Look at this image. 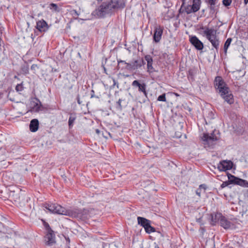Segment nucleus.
Returning a JSON list of instances; mask_svg holds the SVG:
<instances>
[{
    "mask_svg": "<svg viewBox=\"0 0 248 248\" xmlns=\"http://www.w3.org/2000/svg\"><path fill=\"white\" fill-rule=\"evenodd\" d=\"M232 162L230 160H222L217 165V168L220 171H225L232 167Z\"/></svg>",
    "mask_w": 248,
    "mask_h": 248,
    "instance_id": "nucleus-7",
    "label": "nucleus"
},
{
    "mask_svg": "<svg viewBox=\"0 0 248 248\" xmlns=\"http://www.w3.org/2000/svg\"><path fill=\"white\" fill-rule=\"evenodd\" d=\"M229 183H230V182H229H229H224L221 184V187L224 188V187H226V186H228V185H229Z\"/></svg>",
    "mask_w": 248,
    "mask_h": 248,
    "instance_id": "nucleus-32",
    "label": "nucleus"
},
{
    "mask_svg": "<svg viewBox=\"0 0 248 248\" xmlns=\"http://www.w3.org/2000/svg\"><path fill=\"white\" fill-rule=\"evenodd\" d=\"M220 223L221 226L225 229H229L233 228V224L232 223L227 219L225 217H221Z\"/></svg>",
    "mask_w": 248,
    "mask_h": 248,
    "instance_id": "nucleus-11",
    "label": "nucleus"
},
{
    "mask_svg": "<svg viewBox=\"0 0 248 248\" xmlns=\"http://www.w3.org/2000/svg\"><path fill=\"white\" fill-rule=\"evenodd\" d=\"M98 1H102L103 0H97Z\"/></svg>",
    "mask_w": 248,
    "mask_h": 248,
    "instance_id": "nucleus-45",
    "label": "nucleus"
},
{
    "mask_svg": "<svg viewBox=\"0 0 248 248\" xmlns=\"http://www.w3.org/2000/svg\"><path fill=\"white\" fill-rule=\"evenodd\" d=\"M112 0L108 1V3L101 5L98 9V12L99 13V16H104L106 14L110 13L113 10H115Z\"/></svg>",
    "mask_w": 248,
    "mask_h": 248,
    "instance_id": "nucleus-3",
    "label": "nucleus"
},
{
    "mask_svg": "<svg viewBox=\"0 0 248 248\" xmlns=\"http://www.w3.org/2000/svg\"><path fill=\"white\" fill-rule=\"evenodd\" d=\"M41 102L38 99H36L31 103V108L33 111L38 112L41 110Z\"/></svg>",
    "mask_w": 248,
    "mask_h": 248,
    "instance_id": "nucleus-14",
    "label": "nucleus"
},
{
    "mask_svg": "<svg viewBox=\"0 0 248 248\" xmlns=\"http://www.w3.org/2000/svg\"><path fill=\"white\" fill-rule=\"evenodd\" d=\"M78 103L79 104H81V102H80V99H79V98L78 97Z\"/></svg>",
    "mask_w": 248,
    "mask_h": 248,
    "instance_id": "nucleus-40",
    "label": "nucleus"
},
{
    "mask_svg": "<svg viewBox=\"0 0 248 248\" xmlns=\"http://www.w3.org/2000/svg\"><path fill=\"white\" fill-rule=\"evenodd\" d=\"M201 190L199 188L198 189H197L196 190V194L199 196H200V194H201Z\"/></svg>",
    "mask_w": 248,
    "mask_h": 248,
    "instance_id": "nucleus-36",
    "label": "nucleus"
},
{
    "mask_svg": "<svg viewBox=\"0 0 248 248\" xmlns=\"http://www.w3.org/2000/svg\"><path fill=\"white\" fill-rule=\"evenodd\" d=\"M145 59L147 62V69L148 71L150 73L154 71V68L153 67V59L150 55H146L145 57Z\"/></svg>",
    "mask_w": 248,
    "mask_h": 248,
    "instance_id": "nucleus-17",
    "label": "nucleus"
},
{
    "mask_svg": "<svg viewBox=\"0 0 248 248\" xmlns=\"http://www.w3.org/2000/svg\"><path fill=\"white\" fill-rule=\"evenodd\" d=\"M210 42L214 48H215L216 50L218 49L219 46V41L218 39H217L214 40L211 39V41Z\"/></svg>",
    "mask_w": 248,
    "mask_h": 248,
    "instance_id": "nucleus-22",
    "label": "nucleus"
},
{
    "mask_svg": "<svg viewBox=\"0 0 248 248\" xmlns=\"http://www.w3.org/2000/svg\"><path fill=\"white\" fill-rule=\"evenodd\" d=\"M114 84H115V79H113Z\"/></svg>",
    "mask_w": 248,
    "mask_h": 248,
    "instance_id": "nucleus-44",
    "label": "nucleus"
},
{
    "mask_svg": "<svg viewBox=\"0 0 248 248\" xmlns=\"http://www.w3.org/2000/svg\"><path fill=\"white\" fill-rule=\"evenodd\" d=\"M28 71V68H26V73H27Z\"/></svg>",
    "mask_w": 248,
    "mask_h": 248,
    "instance_id": "nucleus-43",
    "label": "nucleus"
},
{
    "mask_svg": "<svg viewBox=\"0 0 248 248\" xmlns=\"http://www.w3.org/2000/svg\"><path fill=\"white\" fill-rule=\"evenodd\" d=\"M118 63H124L125 64H126V67H127L128 69L129 66H131V63L126 62L125 61H122V60H121V61H118Z\"/></svg>",
    "mask_w": 248,
    "mask_h": 248,
    "instance_id": "nucleus-30",
    "label": "nucleus"
},
{
    "mask_svg": "<svg viewBox=\"0 0 248 248\" xmlns=\"http://www.w3.org/2000/svg\"><path fill=\"white\" fill-rule=\"evenodd\" d=\"M184 3L183 2V4H182V6H184Z\"/></svg>",
    "mask_w": 248,
    "mask_h": 248,
    "instance_id": "nucleus-46",
    "label": "nucleus"
},
{
    "mask_svg": "<svg viewBox=\"0 0 248 248\" xmlns=\"http://www.w3.org/2000/svg\"><path fill=\"white\" fill-rule=\"evenodd\" d=\"M214 82L216 88L225 101L229 104H233L234 102L233 96L221 77H216Z\"/></svg>",
    "mask_w": 248,
    "mask_h": 248,
    "instance_id": "nucleus-2",
    "label": "nucleus"
},
{
    "mask_svg": "<svg viewBox=\"0 0 248 248\" xmlns=\"http://www.w3.org/2000/svg\"><path fill=\"white\" fill-rule=\"evenodd\" d=\"M49 8L50 9L54 10L55 11H58V6L56 4L51 3L49 5Z\"/></svg>",
    "mask_w": 248,
    "mask_h": 248,
    "instance_id": "nucleus-27",
    "label": "nucleus"
},
{
    "mask_svg": "<svg viewBox=\"0 0 248 248\" xmlns=\"http://www.w3.org/2000/svg\"><path fill=\"white\" fill-rule=\"evenodd\" d=\"M244 2L245 5L247 4L248 3V0H244Z\"/></svg>",
    "mask_w": 248,
    "mask_h": 248,
    "instance_id": "nucleus-38",
    "label": "nucleus"
},
{
    "mask_svg": "<svg viewBox=\"0 0 248 248\" xmlns=\"http://www.w3.org/2000/svg\"><path fill=\"white\" fill-rule=\"evenodd\" d=\"M47 227V233L45 236L46 243L48 246H52L56 242L55 234L48 225Z\"/></svg>",
    "mask_w": 248,
    "mask_h": 248,
    "instance_id": "nucleus-5",
    "label": "nucleus"
},
{
    "mask_svg": "<svg viewBox=\"0 0 248 248\" xmlns=\"http://www.w3.org/2000/svg\"><path fill=\"white\" fill-rule=\"evenodd\" d=\"M75 118L74 117H70L68 120V124L69 127H72L73 126V124L75 121Z\"/></svg>",
    "mask_w": 248,
    "mask_h": 248,
    "instance_id": "nucleus-28",
    "label": "nucleus"
},
{
    "mask_svg": "<svg viewBox=\"0 0 248 248\" xmlns=\"http://www.w3.org/2000/svg\"><path fill=\"white\" fill-rule=\"evenodd\" d=\"M22 86L20 84H18L16 87V90L18 92L21 91L22 90Z\"/></svg>",
    "mask_w": 248,
    "mask_h": 248,
    "instance_id": "nucleus-31",
    "label": "nucleus"
},
{
    "mask_svg": "<svg viewBox=\"0 0 248 248\" xmlns=\"http://www.w3.org/2000/svg\"><path fill=\"white\" fill-rule=\"evenodd\" d=\"M138 221L139 224L144 227V228L150 223V221L142 217H138Z\"/></svg>",
    "mask_w": 248,
    "mask_h": 248,
    "instance_id": "nucleus-20",
    "label": "nucleus"
},
{
    "mask_svg": "<svg viewBox=\"0 0 248 248\" xmlns=\"http://www.w3.org/2000/svg\"><path fill=\"white\" fill-rule=\"evenodd\" d=\"M217 31L213 29L206 28L203 31V35L205 36L206 38L211 41L212 40L218 39L216 35Z\"/></svg>",
    "mask_w": 248,
    "mask_h": 248,
    "instance_id": "nucleus-6",
    "label": "nucleus"
},
{
    "mask_svg": "<svg viewBox=\"0 0 248 248\" xmlns=\"http://www.w3.org/2000/svg\"><path fill=\"white\" fill-rule=\"evenodd\" d=\"M201 3V0H192V5L190 3L185 7V12L187 14L196 12L200 9Z\"/></svg>",
    "mask_w": 248,
    "mask_h": 248,
    "instance_id": "nucleus-4",
    "label": "nucleus"
},
{
    "mask_svg": "<svg viewBox=\"0 0 248 248\" xmlns=\"http://www.w3.org/2000/svg\"><path fill=\"white\" fill-rule=\"evenodd\" d=\"M157 100L159 101L166 102V95L165 93L159 96L157 98Z\"/></svg>",
    "mask_w": 248,
    "mask_h": 248,
    "instance_id": "nucleus-26",
    "label": "nucleus"
},
{
    "mask_svg": "<svg viewBox=\"0 0 248 248\" xmlns=\"http://www.w3.org/2000/svg\"><path fill=\"white\" fill-rule=\"evenodd\" d=\"M232 39L231 38H229L226 41L224 44V52L225 53H227V49L230 46L231 43L232 42Z\"/></svg>",
    "mask_w": 248,
    "mask_h": 248,
    "instance_id": "nucleus-25",
    "label": "nucleus"
},
{
    "mask_svg": "<svg viewBox=\"0 0 248 248\" xmlns=\"http://www.w3.org/2000/svg\"><path fill=\"white\" fill-rule=\"evenodd\" d=\"M115 9L124 8L125 6V0H112Z\"/></svg>",
    "mask_w": 248,
    "mask_h": 248,
    "instance_id": "nucleus-18",
    "label": "nucleus"
},
{
    "mask_svg": "<svg viewBox=\"0 0 248 248\" xmlns=\"http://www.w3.org/2000/svg\"><path fill=\"white\" fill-rule=\"evenodd\" d=\"M95 131H96V133H97V134H99V133H100V131H99V129H96L95 130Z\"/></svg>",
    "mask_w": 248,
    "mask_h": 248,
    "instance_id": "nucleus-41",
    "label": "nucleus"
},
{
    "mask_svg": "<svg viewBox=\"0 0 248 248\" xmlns=\"http://www.w3.org/2000/svg\"><path fill=\"white\" fill-rule=\"evenodd\" d=\"M43 207L51 213L65 215L72 217L81 218V211L78 209L67 210L60 205L53 203H46L43 205Z\"/></svg>",
    "mask_w": 248,
    "mask_h": 248,
    "instance_id": "nucleus-1",
    "label": "nucleus"
},
{
    "mask_svg": "<svg viewBox=\"0 0 248 248\" xmlns=\"http://www.w3.org/2000/svg\"><path fill=\"white\" fill-rule=\"evenodd\" d=\"M122 99H119V100H118V102H117V104H118V105L119 106V108H122V105H121V102H122Z\"/></svg>",
    "mask_w": 248,
    "mask_h": 248,
    "instance_id": "nucleus-34",
    "label": "nucleus"
},
{
    "mask_svg": "<svg viewBox=\"0 0 248 248\" xmlns=\"http://www.w3.org/2000/svg\"><path fill=\"white\" fill-rule=\"evenodd\" d=\"M36 29L41 32L45 31L47 30V25L44 20L37 22Z\"/></svg>",
    "mask_w": 248,
    "mask_h": 248,
    "instance_id": "nucleus-13",
    "label": "nucleus"
},
{
    "mask_svg": "<svg viewBox=\"0 0 248 248\" xmlns=\"http://www.w3.org/2000/svg\"><path fill=\"white\" fill-rule=\"evenodd\" d=\"M212 220L213 222V224H215V223L216 222V221L215 220V219H214L213 216H212Z\"/></svg>",
    "mask_w": 248,
    "mask_h": 248,
    "instance_id": "nucleus-37",
    "label": "nucleus"
},
{
    "mask_svg": "<svg viewBox=\"0 0 248 248\" xmlns=\"http://www.w3.org/2000/svg\"><path fill=\"white\" fill-rule=\"evenodd\" d=\"M66 242H68V243H69L70 242V240L69 238H67V239H66Z\"/></svg>",
    "mask_w": 248,
    "mask_h": 248,
    "instance_id": "nucleus-42",
    "label": "nucleus"
},
{
    "mask_svg": "<svg viewBox=\"0 0 248 248\" xmlns=\"http://www.w3.org/2000/svg\"><path fill=\"white\" fill-rule=\"evenodd\" d=\"M22 196L21 191H11L9 194L10 197L15 202H20L21 196Z\"/></svg>",
    "mask_w": 248,
    "mask_h": 248,
    "instance_id": "nucleus-12",
    "label": "nucleus"
},
{
    "mask_svg": "<svg viewBox=\"0 0 248 248\" xmlns=\"http://www.w3.org/2000/svg\"><path fill=\"white\" fill-rule=\"evenodd\" d=\"M190 42L198 50L203 49V43L196 36L191 37L190 38Z\"/></svg>",
    "mask_w": 248,
    "mask_h": 248,
    "instance_id": "nucleus-9",
    "label": "nucleus"
},
{
    "mask_svg": "<svg viewBox=\"0 0 248 248\" xmlns=\"http://www.w3.org/2000/svg\"><path fill=\"white\" fill-rule=\"evenodd\" d=\"M144 229L148 233L155 232V229L151 226L150 223L146 226Z\"/></svg>",
    "mask_w": 248,
    "mask_h": 248,
    "instance_id": "nucleus-24",
    "label": "nucleus"
},
{
    "mask_svg": "<svg viewBox=\"0 0 248 248\" xmlns=\"http://www.w3.org/2000/svg\"><path fill=\"white\" fill-rule=\"evenodd\" d=\"M202 139L203 141H206L209 145H212L214 144V142L217 140V138L213 134L209 135L207 134H204Z\"/></svg>",
    "mask_w": 248,
    "mask_h": 248,
    "instance_id": "nucleus-10",
    "label": "nucleus"
},
{
    "mask_svg": "<svg viewBox=\"0 0 248 248\" xmlns=\"http://www.w3.org/2000/svg\"><path fill=\"white\" fill-rule=\"evenodd\" d=\"M228 178L230 183H233L245 187H248V182L245 180L238 178L232 175L230 177L228 176Z\"/></svg>",
    "mask_w": 248,
    "mask_h": 248,
    "instance_id": "nucleus-8",
    "label": "nucleus"
},
{
    "mask_svg": "<svg viewBox=\"0 0 248 248\" xmlns=\"http://www.w3.org/2000/svg\"><path fill=\"white\" fill-rule=\"evenodd\" d=\"M132 86H137L139 88V91L143 93L145 95H146L147 93L146 91V85L145 83L140 84L138 80H134L132 83Z\"/></svg>",
    "mask_w": 248,
    "mask_h": 248,
    "instance_id": "nucleus-15",
    "label": "nucleus"
},
{
    "mask_svg": "<svg viewBox=\"0 0 248 248\" xmlns=\"http://www.w3.org/2000/svg\"><path fill=\"white\" fill-rule=\"evenodd\" d=\"M73 12L74 13V14H75V15H76V16H78V15H78V14L77 13V12L76 11L74 10V11H73Z\"/></svg>",
    "mask_w": 248,
    "mask_h": 248,
    "instance_id": "nucleus-39",
    "label": "nucleus"
},
{
    "mask_svg": "<svg viewBox=\"0 0 248 248\" xmlns=\"http://www.w3.org/2000/svg\"><path fill=\"white\" fill-rule=\"evenodd\" d=\"M207 3L210 5V9L211 11L215 10V5L217 4V0H207Z\"/></svg>",
    "mask_w": 248,
    "mask_h": 248,
    "instance_id": "nucleus-21",
    "label": "nucleus"
},
{
    "mask_svg": "<svg viewBox=\"0 0 248 248\" xmlns=\"http://www.w3.org/2000/svg\"><path fill=\"white\" fill-rule=\"evenodd\" d=\"M199 188L201 190H202V189H203L204 190H205L206 189L205 186L204 185H200Z\"/></svg>",
    "mask_w": 248,
    "mask_h": 248,
    "instance_id": "nucleus-35",
    "label": "nucleus"
},
{
    "mask_svg": "<svg viewBox=\"0 0 248 248\" xmlns=\"http://www.w3.org/2000/svg\"><path fill=\"white\" fill-rule=\"evenodd\" d=\"M163 33V30L160 28L155 29L154 34V40L155 42H158L160 40Z\"/></svg>",
    "mask_w": 248,
    "mask_h": 248,
    "instance_id": "nucleus-16",
    "label": "nucleus"
},
{
    "mask_svg": "<svg viewBox=\"0 0 248 248\" xmlns=\"http://www.w3.org/2000/svg\"><path fill=\"white\" fill-rule=\"evenodd\" d=\"M232 0H223V4L226 6H229L232 3Z\"/></svg>",
    "mask_w": 248,
    "mask_h": 248,
    "instance_id": "nucleus-29",
    "label": "nucleus"
},
{
    "mask_svg": "<svg viewBox=\"0 0 248 248\" xmlns=\"http://www.w3.org/2000/svg\"><path fill=\"white\" fill-rule=\"evenodd\" d=\"M131 64V66H129L128 69H136L141 66L140 64H138V61H135L133 63Z\"/></svg>",
    "mask_w": 248,
    "mask_h": 248,
    "instance_id": "nucleus-23",
    "label": "nucleus"
},
{
    "mask_svg": "<svg viewBox=\"0 0 248 248\" xmlns=\"http://www.w3.org/2000/svg\"><path fill=\"white\" fill-rule=\"evenodd\" d=\"M37 68V66L36 64H32L31 66V69L32 70H36V68Z\"/></svg>",
    "mask_w": 248,
    "mask_h": 248,
    "instance_id": "nucleus-33",
    "label": "nucleus"
},
{
    "mask_svg": "<svg viewBox=\"0 0 248 248\" xmlns=\"http://www.w3.org/2000/svg\"><path fill=\"white\" fill-rule=\"evenodd\" d=\"M39 126V122L37 119H33L31 121L30 124V129L31 132H36Z\"/></svg>",
    "mask_w": 248,
    "mask_h": 248,
    "instance_id": "nucleus-19",
    "label": "nucleus"
}]
</instances>
